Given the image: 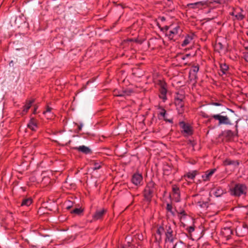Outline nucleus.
Returning a JSON list of instances; mask_svg holds the SVG:
<instances>
[{"label":"nucleus","instance_id":"f257e3e1","mask_svg":"<svg viewBox=\"0 0 248 248\" xmlns=\"http://www.w3.org/2000/svg\"><path fill=\"white\" fill-rule=\"evenodd\" d=\"M156 233L157 236H155V240L159 242L161 241L162 235L164 233L165 235V241L166 243H172L176 239V234L173 232L171 225L169 223L166 224L162 223L161 225H157Z\"/></svg>","mask_w":248,"mask_h":248},{"label":"nucleus","instance_id":"f03ea898","mask_svg":"<svg viewBox=\"0 0 248 248\" xmlns=\"http://www.w3.org/2000/svg\"><path fill=\"white\" fill-rule=\"evenodd\" d=\"M157 25L170 40L173 42H178L182 36L183 30L180 26L177 24H172L169 26L165 25L161 27L159 23L157 22Z\"/></svg>","mask_w":248,"mask_h":248},{"label":"nucleus","instance_id":"7ed1b4c3","mask_svg":"<svg viewBox=\"0 0 248 248\" xmlns=\"http://www.w3.org/2000/svg\"><path fill=\"white\" fill-rule=\"evenodd\" d=\"M206 110L209 113H213L216 112L215 108L213 107H208L206 108ZM201 115L204 118H207V123H211L213 120L218 121L217 125L218 126L225 124L231 125V123L227 116L221 115L220 114H211L210 115L207 114L203 111L201 112Z\"/></svg>","mask_w":248,"mask_h":248},{"label":"nucleus","instance_id":"20e7f679","mask_svg":"<svg viewBox=\"0 0 248 248\" xmlns=\"http://www.w3.org/2000/svg\"><path fill=\"white\" fill-rule=\"evenodd\" d=\"M229 189L230 194L235 198H246L248 195V187L245 183H235L232 181Z\"/></svg>","mask_w":248,"mask_h":248},{"label":"nucleus","instance_id":"39448f33","mask_svg":"<svg viewBox=\"0 0 248 248\" xmlns=\"http://www.w3.org/2000/svg\"><path fill=\"white\" fill-rule=\"evenodd\" d=\"M156 185L153 180L148 182L142 191V196L143 197V201L147 202L148 205L150 204L154 197V194L156 191Z\"/></svg>","mask_w":248,"mask_h":248},{"label":"nucleus","instance_id":"423d86ee","mask_svg":"<svg viewBox=\"0 0 248 248\" xmlns=\"http://www.w3.org/2000/svg\"><path fill=\"white\" fill-rule=\"evenodd\" d=\"M181 128V133L184 137L192 136L194 133L193 127L187 123L181 121L179 123Z\"/></svg>","mask_w":248,"mask_h":248},{"label":"nucleus","instance_id":"0eeeda50","mask_svg":"<svg viewBox=\"0 0 248 248\" xmlns=\"http://www.w3.org/2000/svg\"><path fill=\"white\" fill-rule=\"evenodd\" d=\"M157 85L159 86L158 91L159 97L165 102L167 99V93L168 92V85L164 80L159 79L157 81Z\"/></svg>","mask_w":248,"mask_h":248},{"label":"nucleus","instance_id":"6e6552de","mask_svg":"<svg viewBox=\"0 0 248 248\" xmlns=\"http://www.w3.org/2000/svg\"><path fill=\"white\" fill-rule=\"evenodd\" d=\"M244 10L239 7L236 6L232 8V11L230 12V15L234 17L233 20H237L241 21L245 18V14Z\"/></svg>","mask_w":248,"mask_h":248},{"label":"nucleus","instance_id":"1a4fd4ad","mask_svg":"<svg viewBox=\"0 0 248 248\" xmlns=\"http://www.w3.org/2000/svg\"><path fill=\"white\" fill-rule=\"evenodd\" d=\"M20 50L23 51L24 49L23 48L16 49V51L14 54V60L11 61L9 63V66L13 67V69L16 67L15 66V64L17 65L20 60L23 59L24 56V53L20 52Z\"/></svg>","mask_w":248,"mask_h":248},{"label":"nucleus","instance_id":"9d476101","mask_svg":"<svg viewBox=\"0 0 248 248\" xmlns=\"http://www.w3.org/2000/svg\"><path fill=\"white\" fill-rule=\"evenodd\" d=\"M163 40L160 38L153 37L150 38L148 42L149 48L152 50L158 49L162 47Z\"/></svg>","mask_w":248,"mask_h":248},{"label":"nucleus","instance_id":"9b49d317","mask_svg":"<svg viewBox=\"0 0 248 248\" xmlns=\"http://www.w3.org/2000/svg\"><path fill=\"white\" fill-rule=\"evenodd\" d=\"M107 211V209L104 208L96 209L92 216V219L90 221V222L102 220Z\"/></svg>","mask_w":248,"mask_h":248},{"label":"nucleus","instance_id":"f8f14e48","mask_svg":"<svg viewBox=\"0 0 248 248\" xmlns=\"http://www.w3.org/2000/svg\"><path fill=\"white\" fill-rule=\"evenodd\" d=\"M236 235L239 237H243L248 233V226L243 223L241 225L237 226L235 228Z\"/></svg>","mask_w":248,"mask_h":248},{"label":"nucleus","instance_id":"ddd939ff","mask_svg":"<svg viewBox=\"0 0 248 248\" xmlns=\"http://www.w3.org/2000/svg\"><path fill=\"white\" fill-rule=\"evenodd\" d=\"M233 234V229L231 227H225L221 229L220 235L226 240L230 239Z\"/></svg>","mask_w":248,"mask_h":248},{"label":"nucleus","instance_id":"4468645a","mask_svg":"<svg viewBox=\"0 0 248 248\" xmlns=\"http://www.w3.org/2000/svg\"><path fill=\"white\" fill-rule=\"evenodd\" d=\"M172 196L174 202H178L180 201V190L178 186L176 185H172Z\"/></svg>","mask_w":248,"mask_h":248},{"label":"nucleus","instance_id":"2eb2a0df","mask_svg":"<svg viewBox=\"0 0 248 248\" xmlns=\"http://www.w3.org/2000/svg\"><path fill=\"white\" fill-rule=\"evenodd\" d=\"M143 180V177L141 174L139 173H134L131 178V182L136 186H140Z\"/></svg>","mask_w":248,"mask_h":248},{"label":"nucleus","instance_id":"dca6fc26","mask_svg":"<svg viewBox=\"0 0 248 248\" xmlns=\"http://www.w3.org/2000/svg\"><path fill=\"white\" fill-rule=\"evenodd\" d=\"M210 200L209 198H206V199L203 197H201L199 201L196 202L195 203L200 206L201 208L206 209L208 207L209 205V202Z\"/></svg>","mask_w":248,"mask_h":248},{"label":"nucleus","instance_id":"f3484780","mask_svg":"<svg viewBox=\"0 0 248 248\" xmlns=\"http://www.w3.org/2000/svg\"><path fill=\"white\" fill-rule=\"evenodd\" d=\"M27 127L33 131H36L38 128V122L37 119L33 117L31 118Z\"/></svg>","mask_w":248,"mask_h":248},{"label":"nucleus","instance_id":"a211bd4d","mask_svg":"<svg viewBox=\"0 0 248 248\" xmlns=\"http://www.w3.org/2000/svg\"><path fill=\"white\" fill-rule=\"evenodd\" d=\"M174 104L176 107V109L179 114H182L185 111V102L184 100H178L174 101Z\"/></svg>","mask_w":248,"mask_h":248},{"label":"nucleus","instance_id":"6ab92c4d","mask_svg":"<svg viewBox=\"0 0 248 248\" xmlns=\"http://www.w3.org/2000/svg\"><path fill=\"white\" fill-rule=\"evenodd\" d=\"M72 205H68L66 206V209L70 210V213L71 214H75L78 216H81L83 214L84 209L81 207L79 208H75L74 209H72Z\"/></svg>","mask_w":248,"mask_h":248},{"label":"nucleus","instance_id":"aec40b11","mask_svg":"<svg viewBox=\"0 0 248 248\" xmlns=\"http://www.w3.org/2000/svg\"><path fill=\"white\" fill-rule=\"evenodd\" d=\"M175 211L176 212L178 215V217L180 219L182 218H185L187 216V214L186 212L184 207H179L178 208H175Z\"/></svg>","mask_w":248,"mask_h":248},{"label":"nucleus","instance_id":"412c9836","mask_svg":"<svg viewBox=\"0 0 248 248\" xmlns=\"http://www.w3.org/2000/svg\"><path fill=\"white\" fill-rule=\"evenodd\" d=\"M224 135L228 141L231 140L232 138L236 136L235 133L234 132H232L231 130H226L222 132L221 134H220V136Z\"/></svg>","mask_w":248,"mask_h":248},{"label":"nucleus","instance_id":"4be33fe9","mask_svg":"<svg viewBox=\"0 0 248 248\" xmlns=\"http://www.w3.org/2000/svg\"><path fill=\"white\" fill-rule=\"evenodd\" d=\"M195 35L193 33L187 34L181 44L182 46H185L189 44L193 40Z\"/></svg>","mask_w":248,"mask_h":248},{"label":"nucleus","instance_id":"5701e85b","mask_svg":"<svg viewBox=\"0 0 248 248\" xmlns=\"http://www.w3.org/2000/svg\"><path fill=\"white\" fill-rule=\"evenodd\" d=\"M216 170H217L216 169H213L206 171L204 174L202 175L203 181L204 182L209 181L211 177L215 173Z\"/></svg>","mask_w":248,"mask_h":248},{"label":"nucleus","instance_id":"b1692460","mask_svg":"<svg viewBox=\"0 0 248 248\" xmlns=\"http://www.w3.org/2000/svg\"><path fill=\"white\" fill-rule=\"evenodd\" d=\"M74 149L86 155L92 154L93 153L91 149L84 145L75 147Z\"/></svg>","mask_w":248,"mask_h":248},{"label":"nucleus","instance_id":"393cba45","mask_svg":"<svg viewBox=\"0 0 248 248\" xmlns=\"http://www.w3.org/2000/svg\"><path fill=\"white\" fill-rule=\"evenodd\" d=\"M219 67L220 71L222 73V76L230 74L229 72V66L225 62L220 63Z\"/></svg>","mask_w":248,"mask_h":248},{"label":"nucleus","instance_id":"a878e982","mask_svg":"<svg viewBox=\"0 0 248 248\" xmlns=\"http://www.w3.org/2000/svg\"><path fill=\"white\" fill-rule=\"evenodd\" d=\"M35 102V100L34 99H32L30 100H26V103L23 107V109L22 110L23 114H26L29 109L31 108L32 104Z\"/></svg>","mask_w":248,"mask_h":248},{"label":"nucleus","instance_id":"bb28decb","mask_svg":"<svg viewBox=\"0 0 248 248\" xmlns=\"http://www.w3.org/2000/svg\"><path fill=\"white\" fill-rule=\"evenodd\" d=\"M199 174V171L198 170H194L185 173L184 175V177L190 180H194L196 176Z\"/></svg>","mask_w":248,"mask_h":248},{"label":"nucleus","instance_id":"cd10ccee","mask_svg":"<svg viewBox=\"0 0 248 248\" xmlns=\"http://www.w3.org/2000/svg\"><path fill=\"white\" fill-rule=\"evenodd\" d=\"M246 247V244L242 240H235L231 245L230 248H244Z\"/></svg>","mask_w":248,"mask_h":248},{"label":"nucleus","instance_id":"c85d7f7f","mask_svg":"<svg viewBox=\"0 0 248 248\" xmlns=\"http://www.w3.org/2000/svg\"><path fill=\"white\" fill-rule=\"evenodd\" d=\"M240 164L239 160H237L235 161L231 160L229 158H226L223 162V165L224 166H229L231 165H234L238 166Z\"/></svg>","mask_w":248,"mask_h":248},{"label":"nucleus","instance_id":"c756f323","mask_svg":"<svg viewBox=\"0 0 248 248\" xmlns=\"http://www.w3.org/2000/svg\"><path fill=\"white\" fill-rule=\"evenodd\" d=\"M204 4V2L202 1H199L195 3H188L187 4V6L190 9L202 8Z\"/></svg>","mask_w":248,"mask_h":248},{"label":"nucleus","instance_id":"7c9ffc66","mask_svg":"<svg viewBox=\"0 0 248 248\" xmlns=\"http://www.w3.org/2000/svg\"><path fill=\"white\" fill-rule=\"evenodd\" d=\"M32 202L33 200L31 197L24 198L22 201L20 206L28 207L32 203Z\"/></svg>","mask_w":248,"mask_h":248},{"label":"nucleus","instance_id":"2f4dec72","mask_svg":"<svg viewBox=\"0 0 248 248\" xmlns=\"http://www.w3.org/2000/svg\"><path fill=\"white\" fill-rule=\"evenodd\" d=\"M172 167L169 164L164 166L163 167V175L169 176L171 174L172 172Z\"/></svg>","mask_w":248,"mask_h":248},{"label":"nucleus","instance_id":"473e14b6","mask_svg":"<svg viewBox=\"0 0 248 248\" xmlns=\"http://www.w3.org/2000/svg\"><path fill=\"white\" fill-rule=\"evenodd\" d=\"M166 209L167 213H170L171 215L175 216V214L174 211L173 210V206L172 202L167 203L166 205Z\"/></svg>","mask_w":248,"mask_h":248},{"label":"nucleus","instance_id":"72a5a7b5","mask_svg":"<svg viewBox=\"0 0 248 248\" xmlns=\"http://www.w3.org/2000/svg\"><path fill=\"white\" fill-rule=\"evenodd\" d=\"M114 92L116 93V91H114ZM133 93V91L132 90H130V89H128V90H123L122 91V93H119V94H116V96H124L125 95H131V94Z\"/></svg>","mask_w":248,"mask_h":248},{"label":"nucleus","instance_id":"f704fd0d","mask_svg":"<svg viewBox=\"0 0 248 248\" xmlns=\"http://www.w3.org/2000/svg\"><path fill=\"white\" fill-rule=\"evenodd\" d=\"M224 194V190L221 187H217L214 192V195L217 197H219Z\"/></svg>","mask_w":248,"mask_h":248},{"label":"nucleus","instance_id":"c9c22d12","mask_svg":"<svg viewBox=\"0 0 248 248\" xmlns=\"http://www.w3.org/2000/svg\"><path fill=\"white\" fill-rule=\"evenodd\" d=\"M191 55V54H186V55H184L183 54H178L176 56V58L177 60L185 61L186 58L189 57Z\"/></svg>","mask_w":248,"mask_h":248},{"label":"nucleus","instance_id":"e433bc0d","mask_svg":"<svg viewBox=\"0 0 248 248\" xmlns=\"http://www.w3.org/2000/svg\"><path fill=\"white\" fill-rule=\"evenodd\" d=\"M199 70V65L198 64L196 65H193L191 68L190 70L189 73L193 74L195 75L197 73Z\"/></svg>","mask_w":248,"mask_h":248},{"label":"nucleus","instance_id":"4c0bfd02","mask_svg":"<svg viewBox=\"0 0 248 248\" xmlns=\"http://www.w3.org/2000/svg\"><path fill=\"white\" fill-rule=\"evenodd\" d=\"M143 41H144V40L139 39L138 38L127 39L126 40H124V42H126V43L135 42V43H138L139 44H141L143 43Z\"/></svg>","mask_w":248,"mask_h":248},{"label":"nucleus","instance_id":"58836bf2","mask_svg":"<svg viewBox=\"0 0 248 248\" xmlns=\"http://www.w3.org/2000/svg\"><path fill=\"white\" fill-rule=\"evenodd\" d=\"M172 248H186V246L185 243L180 240L176 242Z\"/></svg>","mask_w":248,"mask_h":248},{"label":"nucleus","instance_id":"ea45409f","mask_svg":"<svg viewBox=\"0 0 248 248\" xmlns=\"http://www.w3.org/2000/svg\"><path fill=\"white\" fill-rule=\"evenodd\" d=\"M166 110H163V112H159L157 114V117L159 120H162L165 119V115H167Z\"/></svg>","mask_w":248,"mask_h":248},{"label":"nucleus","instance_id":"a19ab883","mask_svg":"<svg viewBox=\"0 0 248 248\" xmlns=\"http://www.w3.org/2000/svg\"><path fill=\"white\" fill-rule=\"evenodd\" d=\"M185 98V96L183 94L177 93L175 97L174 101H177L178 100H184Z\"/></svg>","mask_w":248,"mask_h":248},{"label":"nucleus","instance_id":"79ce46f5","mask_svg":"<svg viewBox=\"0 0 248 248\" xmlns=\"http://www.w3.org/2000/svg\"><path fill=\"white\" fill-rule=\"evenodd\" d=\"M53 108L49 107L48 105H47L46 107V110H44L43 112V114L44 115L47 114L48 113L52 112V110Z\"/></svg>","mask_w":248,"mask_h":248},{"label":"nucleus","instance_id":"37998d69","mask_svg":"<svg viewBox=\"0 0 248 248\" xmlns=\"http://www.w3.org/2000/svg\"><path fill=\"white\" fill-rule=\"evenodd\" d=\"M46 115L47 119H53L56 117V115L53 112L48 113Z\"/></svg>","mask_w":248,"mask_h":248},{"label":"nucleus","instance_id":"c03bdc74","mask_svg":"<svg viewBox=\"0 0 248 248\" xmlns=\"http://www.w3.org/2000/svg\"><path fill=\"white\" fill-rule=\"evenodd\" d=\"M216 47L218 51H219L222 50L224 48V46L220 42H218L216 44Z\"/></svg>","mask_w":248,"mask_h":248},{"label":"nucleus","instance_id":"a18cd8bd","mask_svg":"<svg viewBox=\"0 0 248 248\" xmlns=\"http://www.w3.org/2000/svg\"><path fill=\"white\" fill-rule=\"evenodd\" d=\"M238 120L236 121V122H235V130L234 131V132L235 133V136L236 137H238Z\"/></svg>","mask_w":248,"mask_h":248},{"label":"nucleus","instance_id":"49530a36","mask_svg":"<svg viewBox=\"0 0 248 248\" xmlns=\"http://www.w3.org/2000/svg\"><path fill=\"white\" fill-rule=\"evenodd\" d=\"M93 166L94 167L93 169L94 170L99 169L101 167V166L98 163L95 162H94Z\"/></svg>","mask_w":248,"mask_h":248},{"label":"nucleus","instance_id":"de8ad7c7","mask_svg":"<svg viewBox=\"0 0 248 248\" xmlns=\"http://www.w3.org/2000/svg\"><path fill=\"white\" fill-rule=\"evenodd\" d=\"M164 121H165L166 122H169L170 124H173V118H167V115H165V119H162Z\"/></svg>","mask_w":248,"mask_h":248},{"label":"nucleus","instance_id":"09e8293b","mask_svg":"<svg viewBox=\"0 0 248 248\" xmlns=\"http://www.w3.org/2000/svg\"><path fill=\"white\" fill-rule=\"evenodd\" d=\"M186 230H187L188 232L190 234L192 232H193L194 231L195 227H194V226H189L187 228Z\"/></svg>","mask_w":248,"mask_h":248},{"label":"nucleus","instance_id":"8fccbe9b","mask_svg":"<svg viewBox=\"0 0 248 248\" xmlns=\"http://www.w3.org/2000/svg\"><path fill=\"white\" fill-rule=\"evenodd\" d=\"M244 42L243 43V46L245 49L246 50H248V40H243Z\"/></svg>","mask_w":248,"mask_h":248},{"label":"nucleus","instance_id":"3c124183","mask_svg":"<svg viewBox=\"0 0 248 248\" xmlns=\"http://www.w3.org/2000/svg\"><path fill=\"white\" fill-rule=\"evenodd\" d=\"M187 144H190L192 146L194 147L196 145V143L194 140H189L187 141Z\"/></svg>","mask_w":248,"mask_h":248},{"label":"nucleus","instance_id":"603ef678","mask_svg":"<svg viewBox=\"0 0 248 248\" xmlns=\"http://www.w3.org/2000/svg\"><path fill=\"white\" fill-rule=\"evenodd\" d=\"M89 81H88L85 85H83L82 87L79 90L78 92H81V91H83L84 89H85L87 87V85L88 84Z\"/></svg>","mask_w":248,"mask_h":248},{"label":"nucleus","instance_id":"864d4df0","mask_svg":"<svg viewBox=\"0 0 248 248\" xmlns=\"http://www.w3.org/2000/svg\"><path fill=\"white\" fill-rule=\"evenodd\" d=\"M116 5H119L120 6H121L122 7L123 9H124V8H125V5L123 3H119V4H117V2H113Z\"/></svg>","mask_w":248,"mask_h":248},{"label":"nucleus","instance_id":"5fc2aeb1","mask_svg":"<svg viewBox=\"0 0 248 248\" xmlns=\"http://www.w3.org/2000/svg\"><path fill=\"white\" fill-rule=\"evenodd\" d=\"M157 108L158 109L160 110V111L159 112H163V110H166L163 107H162V106H161L160 105H159L158 106Z\"/></svg>","mask_w":248,"mask_h":248},{"label":"nucleus","instance_id":"6e6d98bb","mask_svg":"<svg viewBox=\"0 0 248 248\" xmlns=\"http://www.w3.org/2000/svg\"><path fill=\"white\" fill-rule=\"evenodd\" d=\"M83 124H80L79 125H78V131H81L82 129Z\"/></svg>","mask_w":248,"mask_h":248},{"label":"nucleus","instance_id":"4d7b16f0","mask_svg":"<svg viewBox=\"0 0 248 248\" xmlns=\"http://www.w3.org/2000/svg\"><path fill=\"white\" fill-rule=\"evenodd\" d=\"M38 108V107L37 106H35L34 107L33 111V114H35L36 113V110Z\"/></svg>","mask_w":248,"mask_h":248},{"label":"nucleus","instance_id":"13d9d810","mask_svg":"<svg viewBox=\"0 0 248 248\" xmlns=\"http://www.w3.org/2000/svg\"><path fill=\"white\" fill-rule=\"evenodd\" d=\"M158 18L160 19L161 21H164L166 20V18L164 16L159 17Z\"/></svg>","mask_w":248,"mask_h":248},{"label":"nucleus","instance_id":"bf43d9fd","mask_svg":"<svg viewBox=\"0 0 248 248\" xmlns=\"http://www.w3.org/2000/svg\"><path fill=\"white\" fill-rule=\"evenodd\" d=\"M244 58H245V60H246L247 62H248V55H247V54H244Z\"/></svg>","mask_w":248,"mask_h":248},{"label":"nucleus","instance_id":"052dcab7","mask_svg":"<svg viewBox=\"0 0 248 248\" xmlns=\"http://www.w3.org/2000/svg\"><path fill=\"white\" fill-rule=\"evenodd\" d=\"M213 105L215 106H220L221 104L220 103H217V102H215L212 103Z\"/></svg>","mask_w":248,"mask_h":248},{"label":"nucleus","instance_id":"680f3d73","mask_svg":"<svg viewBox=\"0 0 248 248\" xmlns=\"http://www.w3.org/2000/svg\"><path fill=\"white\" fill-rule=\"evenodd\" d=\"M190 163L192 164H195L196 163V162L193 159L191 161H190Z\"/></svg>","mask_w":248,"mask_h":248},{"label":"nucleus","instance_id":"e2e57ef3","mask_svg":"<svg viewBox=\"0 0 248 248\" xmlns=\"http://www.w3.org/2000/svg\"><path fill=\"white\" fill-rule=\"evenodd\" d=\"M227 110L230 111H231L232 112H234V111L232 110V109H230V108H227Z\"/></svg>","mask_w":248,"mask_h":248},{"label":"nucleus","instance_id":"0e129e2a","mask_svg":"<svg viewBox=\"0 0 248 248\" xmlns=\"http://www.w3.org/2000/svg\"><path fill=\"white\" fill-rule=\"evenodd\" d=\"M242 94H244L246 97L248 98V93H242Z\"/></svg>","mask_w":248,"mask_h":248},{"label":"nucleus","instance_id":"69168bd1","mask_svg":"<svg viewBox=\"0 0 248 248\" xmlns=\"http://www.w3.org/2000/svg\"><path fill=\"white\" fill-rule=\"evenodd\" d=\"M246 33L247 35V36H248V30L246 31Z\"/></svg>","mask_w":248,"mask_h":248},{"label":"nucleus","instance_id":"338daca9","mask_svg":"<svg viewBox=\"0 0 248 248\" xmlns=\"http://www.w3.org/2000/svg\"><path fill=\"white\" fill-rule=\"evenodd\" d=\"M195 55H196V52L193 54H192V56H195Z\"/></svg>","mask_w":248,"mask_h":248},{"label":"nucleus","instance_id":"774afa93","mask_svg":"<svg viewBox=\"0 0 248 248\" xmlns=\"http://www.w3.org/2000/svg\"><path fill=\"white\" fill-rule=\"evenodd\" d=\"M183 64L186 65L187 64V62H183Z\"/></svg>","mask_w":248,"mask_h":248}]
</instances>
